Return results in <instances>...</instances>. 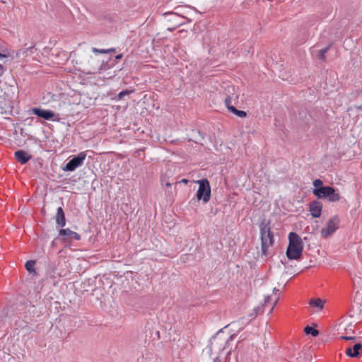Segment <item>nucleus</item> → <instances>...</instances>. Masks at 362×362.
Returning <instances> with one entry per match:
<instances>
[{
  "mask_svg": "<svg viewBox=\"0 0 362 362\" xmlns=\"http://www.w3.org/2000/svg\"><path fill=\"white\" fill-rule=\"evenodd\" d=\"M288 245L286 250V257L291 260L300 259L303 250V243L300 237L294 232L288 234Z\"/></svg>",
  "mask_w": 362,
  "mask_h": 362,
  "instance_id": "obj_1",
  "label": "nucleus"
},
{
  "mask_svg": "<svg viewBox=\"0 0 362 362\" xmlns=\"http://www.w3.org/2000/svg\"><path fill=\"white\" fill-rule=\"evenodd\" d=\"M270 223V221L264 218L259 224L262 252L265 256L268 255V248L274 244Z\"/></svg>",
  "mask_w": 362,
  "mask_h": 362,
  "instance_id": "obj_2",
  "label": "nucleus"
},
{
  "mask_svg": "<svg viewBox=\"0 0 362 362\" xmlns=\"http://www.w3.org/2000/svg\"><path fill=\"white\" fill-rule=\"evenodd\" d=\"M313 194L318 199H327L329 202H338L341 199V196L339 192H336V189L329 186H325L320 189H313Z\"/></svg>",
  "mask_w": 362,
  "mask_h": 362,
  "instance_id": "obj_3",
  "label": "nucleus"
},
{
  "mask_svg": "<svg viewBox=\"0 0 362 362\" xmlns=\"http://www.w3.org/2000/svg\"><path fill=\"white\" fill-rule=\"evenodd\" d=\"M199 184V189L197 192L198 200L202 199L204 203H207L211 197V187L207 179L203 178L197 181Z\"/></svg>",
  "mask_w": 362,
  "mask_h": 362,
  "instance_id": "obj_4",
  "label": "nucleus"
},
{
  "mask_svg": "<svg viewBox=\"0 0 362 362\" xmlns=\"http://www.w3.org/2000/svg\"><path fill=\"white\" fill-rule=\"evenodd\" d=\"M340 219L338 216L331 218L325 227L321 230V235L323 238H327L332 235L339 228Z\"/></svg>",
  "mask_w": 362,
  "mask_h": 362,
  "instance_id": "obj_5",
  "label": "nucleus"
},
{
  "mask_svg": "<svg viewBox=\"0 0 362 362\" xmlns=\"http://www.w3.org/2000/svg\"><path fill=\"white\" fill-rule=\"evenodd\" d=\"M86 154L85 152H80L76 156L71 158L64 167L62 168L64 171L72 172L77 168L81 166L86 159Z\"/></svg>",
  "mask_w": 362,
  "mask_h": 362,
  "instance_id": "obj_6",
  "label": "nucleus"
},
{
  "mask_svg": "<svg viewBox=\"0 0 362 362\" xmlns=\"http://www.w3.org/2000/svg\"><path fill=\"white\" fill-rule=\"evenodd\" d=\"M32 112L39 117L46 120H50L54 116V112L49 110H44L40 107H34L32 109Z\"/></svg>",
  "mask_w": 362,
  "mask_h": 362,
  "instance_id": "obj_7",
  "label": "nucleus"
},
{
  "mask_svg": "<svg viewBox=\"0 0 362 362\" xmlns=\"http://www.w3.org/2000/svg\"><path fill=\"white\" fill-rule=\"evenodd\" d=\"M322 204L319 201H313L309 204L310 214L314 218H319L321 215Z\"/></svg>",
  "mask_w": 362,
  "mask_h": 362,
  "instance_id": "obj_8",
  "label": "nucleus"
},
{
  "mask_svg": "<svg viewBox=\"0 0 362 362\" xmlns=\"http://www.w3.org/2000/svg\"><path fill=\"white\" fill-rule=\"evenodd\" d=\"M362 345L360 343L355 344L353 347H347L346 354L351 358H358L361 356Z\"/></svg>",
  "mask_w": 362,
  "mask_h": 362,
  "instance_id": "obj_9",
  "label": "nucleus"
},
{
  "mask_svg": "<svg viewBox=\"0 0 362 362\" xmlns=\"http://www.w3.org/2000/svg\"><path fill=\"white\" fill-rule=\"evenodd\" d=\"M15 158L21 163L25 164L32 158V156L23 150H18L14 153Z\"/></svg>",
  "mask_w": 362,
  "mask_h": 362,
  "instance_id": "obj_10",
  "label": "nucleus"
},
{
  "mask_svg": "<svg viewBox=\"0 0 362 362\" xmlns=\"http://www.w3.org/2000/svg\"><path fill=\"white\" fill-rule=\"evenodd\" d=\"M59 236H66L70 240H81V235L78 233H77L76 232L72 231L69 228L60 229L59 231Z\"/></svg>",
  "mask_w": 362,
  "mask_h": 362,
  "instance_id": "obj_11",
  "label": "nucleus"
},
{
  "mask_svg": "<svg viewBox=\"0 0 362 362\" xmlns=\"http://www.w3.org/2000/svg\"><path fill=\"white\" fill-rule=\"evenodd\" d=\"M55 221L57 226L64 227L66 225L65 214L63 209L60 206L58 207L57 214L55 216Z\"/></svg>",
  "mask_w": 362,
  "mask_h": 362,
  "instance_id": "obj_12",
  "label": "nucleus"
},
{
  "mask_svg": "<svg viewBox=\"0 0 362 362\" xmlns=\"http://www.w3.org/2000/svg\"><path fill=\"white\" fill-rule=\"evenodd\" d=\"M324 303L325 301H323L320 298H312L309 301V304L310 306L318 308L320 310L323 308Z\"/></svg>",
  "mask_w": 362,
  "mask_h": 362,
  "instance_id": "obj_13",
  "label": "nucleus"
},
{
  "mask_svg": "<svg viewBox=\"0 0 362 362\" xmlns=\"http://www.w3.org/2000/svg\"><path fill=\"white\" fill-rule=\"evenodd\" d=\"M35 261L34 260H29V261H27L25 264V267L26 269V270L30 273V274H36V272L35 270Z\"/></svg>",
  "mask_w": 362,
  "mask_h": 362,
  "instance_id": "obj_14",
  "label": "nucleus"
},
{
  "mask_svg": "<svg viewBox=\"0 0 362 362\" xmlns=\"http://www.w3.org/2000/svg\"><path fill=\"white\" fill-rule=\"evenodd\" d=\"M228 110L239 117L243 118V117H246V115H247V114L245 111L237 110L234 106L228 107Z\"/></svg>",
  "mask_w": 362,
  "mask_h": 362,
  "instance_id": "obj_15",
  "label": "nucleus"
},
{
  "mask_svg": "<svg viewBox=\"0 0 362 362\" xmlns=\"http://www.w3.org/2000/svg\"><path fill=\"white\" fill-rule=\"evenodd\" d=\"M116 49L115 48H110V49H98L95 47L92 48V52L95 54H107L110 52H115Z\"/></svg>",
  "mask_w": 362,
  "mask_h": 362,
  "instance_id": "obj_16",
  "label": "nucleus"
},
{
  "mask_svg": "<svg viewBox=\"0 0 362 362\" xmlns=\"http://www.w3.org/2000/svg\"><path fill=\"white\" fill-rule=\"evenodd\" d=\"M304 332L306 334H311L313 337H317L319 334L318 330L310 326L305 327Z\"/></svg>",
  "mask_w": 362,
  "mask_h": 362,
  "instance_id": "obj_17",
  "label": "nucleus"
},
{
  "mask_svg": "<svg viewBox=\"0 0 362 362\" xmlns=\"http://www.w3.org/2000/svg\"><path fill=\"white\" fill-rule=\"evenodd\" d=\"M330 46L331 45H329V46H327V47H326L319 50V52H318V54H317L319 59H322V60L325 59V54L329 49Z\"/></svg>",
  "mask_w": 362,
  "mask_h": 362,
  "instance_id": "obj_18",
  "label": "nucleus"
},
{
  "mask_svg": "<svg viewBox=\"0 0 362 362\" xmlns=\"http://www.w3.org/2000/svg\"><path fill=\"white\" fill-rule=\"evenodd\" d=\"M263 307L264 305H262V306H257L255 307L254 309H253V313L250 314V317H256L259 313H262L263 312Z\"/></svg>",
  "mask_w": 362,
  "mask_h": 362,
  "instance_id": "obj_19",
  "label": "nucleus"
},
{
  "mask_svg": "<svg viewBox=\"0 0 362 362\" xmlns=\"http://www.w3.org/2000/svg\"><path fill=\"white\" fill-rule=\"evenodd\" d=\"M33 47H34V46H31V47H28V48H26V49H19V50H18V51H17V52H16V56L20 57L21 54H23V55H24V54L27 55L28 52V51L32 52V49H33Z\"/></svg>",
  "mask_w": 362,
  "mask_h": 362,
  "instance_id": "obj_20",
  "label": "nucleus"
},
{
  "mask_svg": "<svg viewBox=\"0 0 362 362\" xmlns=\"http://www.w3.org/2000/svg\"><path fill=\"white\" fill-rule=\"evenodd\" d=\"M132 92V90H122L117 95V100H122L125 95H128Z\"/></svg>",
  "mask_w": 362,
  "mask_h": 362,
  "instance_id": "obj_21",
  "label": "nucleus"
},
{
  "mask_svg": "<svg viewBox=\"0 0 362 362\" xmlns=\"http://www.w3.org/2000/svg\"><path fill=\"white\" fill-rule=\"evenodd\" d=\"M235 337H236V334H231L228 337V339L225 342V345H224V346L223 348V350L228 349L229 345H230V342L232 341L235 338Z\"/></svg>",
  "mask_w": 362,
  "mask_h": 362,
  "instance_id": "obj_22",
  "label": "nucleus"
},
{
  "mask_svg": "<svg viewBox=\"0 0 362 362\" xmlns=\"http://www.w3.org/2000/svg\"><path fill=\"white\" fill-rule=\"evenodd\" d=\"M313 186L314 189H320L321 187H325V186H323V182L320 179H316L313 181Z\"/></svg>",
  "mask_w": 362,
  "mask_h": 362,
  "instance_id": "obj_23",
  "label": "nucleus"
},
{
  "mask_svg": "<svg viewBox=\"0 0 362 362\" xmlns=\"http://www.w3.org/2000/svg\"><path fill=\"white\" fill-rule=\"evenodd\" d=\"M247 322H248L244 317H243L239 319L237 322H234L233 323H238L239 325H241L240 329H242L243 328V326Z\"/></svg>",
  "mask_w": 362,
  "mask_h": 362,
  "instance_id": "obj_24",
  "label": "nucleus"
},
{
  "mask_svg": "<svg viewBox=\"0 0 362 362\" xmlns=\"http://www.w3.org/2000/svg\"><path fill=\"white\" fill-rule=\"evenodd\" d=\"M8 55L6 54H2L0 52V59H2V58H6L7 57ZM4 73V69L3 67V66L1 64H0V76H1Z\"/></svg>",
  "mask_w": 362,
  "mask_h": 362,
  "instance_id": "obj_25",
  "label": "nucleus"
},
{
  "mask_svg": "<svg viewBox=\"0 0 362 362\" xmlns=\"http://www.w3.org/2000/svg\"><path fill=\"white\" fill-rule=\"evenodd\" d=\"M197 134H199V138H197L194 140V142L197 143V144H199V143H201V141L204 139V135L201 133L200 131H197Z\"/></svg>",
  "mask_w": 362,
  "mask_h": 362,
  "instance_id": "obj_26",
  "label": "nucleus"
},
{
  "mask_svg": "<svg viewBox=\"0 0 362 362\" xmlns=\"http://www.w3.org/2000/svg\"><path fill=\"white\" fill-rule=\"evenodd\" d=\"M231 103V98L230 96H228L226 99H225V103H226V105L227 107V108L228 109V107H231L232 105H230Z\"/></svg>",
  "mask_w": 362,
  "mask_h": 362,
  "instance_id": "obj_27",
  "label": "nucleus"
},
{
  "mask_svg": "<svg viewBox=\"0 0 362 362\" xmlns=\"http://www.w3.org/2000/svg\"><path fill=\"white\" fill-rule=\"evenodd\" d=\"M341 338L346 341L354 340L356 339L354 336H341Z\"/></svg>",
  "mask_w": 362,
  "mask_h": 362,
  "instance_id": "obj_28",
  "label": "nucleus"
},
{
  "mask_svg": "<svg viewBox=\"0 0 362 362\" xmlns=\"http://www.w3.org/2000/svg\"><path fill=\"white\" fill-rule=\"evenodd\" d=\"M122 58V54H117V56H115L113 62L111 64V66H113L116 63L117 60L121 59Z\"/></svg>",
  "mask_w": 362,
  "mask_h": 362,
  "instance_id": "obj_29",
  "label": "nucleus"
},
{
  "mask_svg": "<svg viewBox=\"0 0 362 362\" xmlns=\"http://www.w3.org/2000/svg\"><path fill=\"white\" fill-rule=\"evenodd\" d=\"M271 296H268L267 297H266V298L264 299V306H267L271 301Z\"/></svg>",
  "mask_w": 362,
  "mask_h": 362,
  "instance_id": "obj_30",
  "label": "nucleus"
},
{
  "mask_svg": "<svg viewBox=\"0 0 362 362\" xmlns=\"http://www.w3.org/2000/svg\"><path fill=\"white\" fill-rule=\"evenodd\" d=\"M110 67V65H107V64H102L101 66H100V69L101 70H106V69H108Z\"/></svg>",
  "mask_w": 362,
  "mask_h": 362,
  "instance_id": "obj_31",
  "label": "nucleus"
},
{
  "mask_svg": "<svg viewBox=\"0 0 362 362\" xmlns=\"http://www.w3.org/2000/svg\"><path fill=\"white\" fill-rule=\"evenodd\" d=\"M279 297H277V298L275 299V300L274 301L273 305H272V308H271V309H270V310H269V313H272V311H273V310H274V306L276 305V304L277 303V302H278V300H279Z\"/></svg>",
  "mask_w": 362,
  "mask_h": 362,
  "instance_id": "obj_32",
  "label": "nucleus"
},
{
  "mask_svg": "<svg viewBox=\"0 0 362 362\" xmlns=\"http://www.w3.org/2000/svg\"><path fill=\"white\" fill-rule=\"evenodd\" d=\"M180 182L184 183V184H187L188 182V180L182 179V180H181Z\"/></svg>",
  "mask_w": 362,
  "mask_h": 362,
  "instance_id": "obj_33",
  "label": "nucleus"
},
{
  "mask_svg": "<svg viewBox=\"0 0 362 362\" xmlns=\"http://www.w3.org/2000/svg\"><path fill=\"white\" fill-rule=\"evenodd\" d=\"M165 186L168 187H171V184L170 182H166Z\"/></svg>",
  "mask_w": 362,
  "mask_h": 362,
  "instance_id": "obj_34",
  "label": "nucleus"
},
{
  "mask_svg": "<svg viewBox=\"0 0 362 362\" xmlns=\"http://www.w3.org/2000/svg\"><path fill=\"white\" fill-rule=\"evenodd\" d=\"M273 291H274V293L278 292V291H279V289H276V288H274V290H273Z\"/></svg>",
  "mask_w": 362,
  "mask_h": 362,
  "instance_id": "obj_35",
  "label": "nucleus"
},
{
  "mask_svg": "<svg viewBox=\"0 0 362 362\" xmlns=\"http://www.w3.org/2000/svg\"><path fill=\"white\" fill-rule=\"evenodd\" d=\"M230 352H231V350H230V349L228 350V355H230Z\"/></svg>",
  "mask_w": 362,
  "mask_h": 362,
  "instance_id": "obj_36",
  "label": "nucleus"
}]
</instances>
